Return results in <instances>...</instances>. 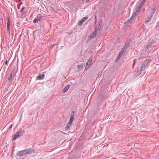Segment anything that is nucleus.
<instances>
[{
  "label": "nucleus",
  "mask_w": 159,
  "mask_h": 159,
  "mask_svg": "<svg viewBox=\"0 0 159 159\" xmlns=\"http://www.w3.org/2000/svg\"><path fill=\"white\" fill-rule=\"evenodd\" d=\"M152 59L151 57H148L141 64L140 69L143 70L146 68H147L149 66V64L152 61Z\"/></svg>",
  "instance_id": "1"
},
{
  "label": "nucleus",
  "mask_w": 159,
  "mask_h": 159,
  "mask_svg": "<svg viewBox=\"0 0 159 159\" xmlns=\"http://www.w3.org/2000/svg\"><path fill=\"white\" fill-rule=\"evenodd\" d=\"M34 149L33 148H30L28 149L22 150L24 155H27L29 154H31L34 152Z\"/></svg>",
  "instance_id": "2"
},
{
  "label": "nucleus",
  "mask_w": 159,
  "mask_h": 159,
  "mask_svg": "<svg viewBox=\"0 0 159 159\" xmlns=\"http://www.w3.org/2000/svg\"><path fill=\"white\" fill-rule=\"evenodd\" d=\"M101 21L99 20L98 21V23L95 26V32H97L99 31L101 29V26L100 24L101 23Z\"/></svg>",
  "instance_id": "3"
},
{
  "label": "nucleus",
  "mask_w": 159,
  "mask_h": 159,
  "mask_svg": "<svg viewBox=\"0 0 159 159\" xmlns=\"http://www.w3.org/2000/svg\"><path fill=\"white\" fill-rule=\"evenodd\" d=\"M156 42L152 40H149L147 43V45L148 47H152L154 46Z\"/></svg>",
  "instance_id": "4"
},
{
  "label": "nucleus",
  "mask_w": 159,
  "mask_h": 159,
  "mask_svg": "<svg viewBox=\"0 0 159 159\" xmlns=\"http://www.w3.org/2000/svg\"><path fill=\"white\" fill-rule=\"evenodd\" d=\"M42 17V16L40 14H38L37 16L35 17V18L33 20V22L34 23L38 22L40 20Z\"/></svg>",
  "instance_id": "5"
},
{
  "label": "nucleus",
  "mask_w": 159,
  "mask_h": 159,
  "mask_svg": "<svg viewBox=\"0 0 159 159\" xmlns=\"http://www.w3.org/2000/svg\"><path fill=\"white\" fill-rule=\"evenodd\" d=\"M96 32L95 31L92 34H91L88 37V39L90 40L94 38L96 35Z\"/></svg>",
  "instance_id": "6"
},
{
  "label": "nucleus",
  "mask_w": 159,
  "mask_h": 159,
  "mask_svg": "<svg viewBox=\"0 0 159 159\" xmlns=\"http://www.w3.org/2000/svg\"><path fill=\"white\" fill-rule=\"evenodd\" d=\"M126 49L124 48H123L121 50V51L120 52L118 56V58L119 59L124 54L125 52Z\"/></svg>",
  "instance_id": "7"
},
{
  "label": "nucleus",
  "mask_w": 159,
  "mask_h": 159,
  "mask_svg": "<svg viewBox=\"0 0 159 159\" xmlns=\"http://www.w3.org/2000/svg\"><path fill=\"white\" fill-rule=\"evenodd\" d=\"M75 115V112L74 111H72L70 114V121L69 122L72 123L73 119H74V116Z\"/></svg>",
  "instance_id": "8"
},
{
  "label": "nucleus",
  "mask_w": 159,
  "mask_h": 159,
  "mask_svg": "<svg viewBox=\"0 0 159 159\" xmlns=\"http://www.w3.org/2000/svg\"><path fill=\"white\" fill-rule=\"evenodd\" d=\"M93 60V58L92 57H91L89 59L88 61H87V62L86 64V66H88L89 67L91 65V63H92V61Z\"/></svg>",
  "instance_id": "9"
},
{
  "label": "nucleus",
  "mask_w": 159,
  "mask_h": 159,
  "mask_svg": "<svg viewBox=\"0 0 159 159\" xmlns=\"http://www.w3.org/2000/svg\"><path fill=\"white\" fill-rule=\"evenodd\" d=\"M130 41V40H127L125 41L124 48L126 49L129 46Z\"/></svg>",
  "instance_id": "10"
},
{
  "label": "nucleus",
  "mask_w": 159,
  "mask_h": 159,
  "mask_svg": "<svg viewBox=\"0 0 159 159\" xmlns=\"http://www.w3.org/2000/svg\"><path fill=\"white\" fill-rule=\"evenodd\" d=\"M44 75L43 74L42 75H38L36 78V80H40L44 79Z\"/></svg>",
  "instance_id": "11"
},
{
  "label": "nucleus",
  "mask_w": 159,
  "mask_h": 159,
  "mask_svg": "<svg viewBox=\"0 0 159 159\" xmlns=\"http://www.w3.org/2000/svg\"><path fill=\"white\" fill-rule=\"evenodd\" d=\"M70 85L68 84L62 90V93H65L67 92L69 88Z\"/></svg>",
  "instance_id": "12"
},
{
  "label": "nucleus",
  "mask_w": 159,
  "mask_h": 159,
  "mask_svg": "<svg viewBox=\"0 0 159 159\" xmlns=\"http://www.w3.org/2000/svg\"><path fill=\"white\" fill-rule=\"evenodd\" d=\"M16 155L18 157H22L24 156L22 150L18 152L16 154Z\"/></svg>",
  "instance_id": "13"
},
{
  "label": "nucleus",
  "mask_w": 159,
  "mask_h": 159,
  "mask_svg": "<svg viewBox=\"0 0 159 159\" xmlns=\"http://www.w3.org/2000/svg\"><path fill=\"white\" fill-rule=\"evenodd\" d=\"M20 13H21L22 15H24V14L26 13V11L25 9V8L24 7H23L20 10Z\"/></svg>",
  "instance_id": "14"
},
{
  "label": "nucleus",
  "mask_w": 159,
  "mask_h": 159,
  "mask_svg": "<svg viewBox=\"0 0 159 159\" xmlns=\"http://www.w3.org/2000/svg\"><path fill=\"white\" fill-rule=\"evenodd\" d=\"M16 133L20 137L22 136L24 133H25V131L24 130H20L19 131H18Z\"/></svg>",
  "instance_id": "15"
},
{
  "label": "nucleus",
  "mask_w": 159,
  "mask_h": 159,
  "mask_svg": "<svg viewBox=\"0 0 159 159\" xmlns=\"http://www.w3.org/2000/svg\"><path fill=\"white\" fill-rule=\"evenodd\" d=\"M142 71L143 70H141V69L140 70H138L136 73L134 74V76L135 77H137L141 73Z\"/></svg>",
  "instance_id": "16"
},
{
  "label": "nucleus",
  "mask_w": 159,
  "mask_h": 159,
  "mask_svg": "<svg viewBox=\"0 0 159 159\" xmlns=\"http://www.w3.org/2000/svg\"><path fill=\"white\" fill-rule=\"evenodd\" d=\"M10 25V22L9 20H8L7 22V30L8 32H9L10 31V28L9 26Z\"/></svg>",
  "instance_id": "17"
},
{
  "label": "nucleus",
  "mask_w": 159,
  "mask_h": 159,
  "mask_svg": "<svg viewBox=\"0 0 159 159\" xmlns=\"http://www.w3.org/2000/svg\"><path fill=\"white\" fill-rule=\"evenodd\" d=\"M151 17H152L151 16H150L149 15H148V16L147 17V20L145 21V23L146 24H147L148 23V22L150 20Z\"/></svg>",
  "instance_id": "18"
},
{
  "label": "nucleus",
  "mask_w": 159,
  "mask_h": 159,
  "mask_svg": "<svg viewBox=\"0 0 159 159\" xmlns=\"http://www.w3.org/2000/svg\"><path fill=\"white\" fill-rule=\"evenodd\" d=\"M145 0H143L139 4V5L138 7H139L140 8H141V7L143 5L144 3H145Z\"/></svg>",
  "instance_id": "19"
},
{
  "label": "nucleus",
  "mask_w": 159,
  "mask_h": 159,
  "mask_svg": "<svg viewBox=\"0 0 159 159\" xmlns=\"http://www.w3.org/2000/svg\"><path fill=\"white\" fill-rule=\"evenodd\" d=\"M71 124L72 123L69 122L65 128V129L66 130L70 128L71 125Z\"/></svg>",
  "instance_id": "20"
},
{
  "label": "nucleus",
  "mask_w": 159,
  "mask_h": 159,
  "mask_svg": "<svg viewBox=\"0 0 159 159\" xmlns=\"http://www.w3.org/2000/svg\"><path fill=\"white\" fill-rule=\"evenodd\" d=\"M20 137V136L16 133V134H14L13 139L15 140L16 139L19 138Z\"/></svg>",
  "instance_id": "21"
},
{
  "label": "nucleus",
  "mask_w": 159,
  "mask_h": 159,
  "mask_svg": "<svg viewBox=\"0 0 159 159\" xmlns=\"http://www.w3.org/2000/svg\"><path fill=\"white\" fill-rule=\"evenodd\" d=\"M88 18V17L87 16H85L83 18H82L81 19V20L83 21V22H84L86 20H87Z\"/></svg>",
  "instance_id": "22"
},
{
  "label": "nucleus",
  "mask_w": 159,
  "mask_h": 159,
  "mask_svg": "<svg viewBox=\"0 0 159 159\" xmlns=\"http://www.w3.org/2000/svg\"><path fill=\"white\" fill-rule=\"evenodd\" d=\"M139 13V12H137L136 11H134L133 13V15H134V16H135L137 15H138V13Z\"/></svg>",
  "instance_id": "23"
},
{
  "label": "nucleus",
  "mask_w": 159,
  "mask_h": 159,
  "mask_svg": "<svg viewBox=\"0 0 159 159\" xmlns=\"http://www.w3.org/2000/svg\"><path fill=\"white\" fill-rule=\"evenodd\" d=\"M77 67L79 69H81L83 68V65H78L77 66Z\"/></svg>",
  "instance_id": "24"
},
{
  "label": "nucleus",
  "mask_w": 159,
  "mask_h": 159,
  "mask_svg": "<svg viewBox=\"0 0 159 159\" xmlns=\"http://www.w3.org/2000/svg\"><path fill=\"white\" fill-rule=\"evenodd\" d=\"M83 22L81 20H80L78 22V25H81L83 24Z\"/></svg>",
  "instance_id": "25"
},
{
  "label": "nucleus",
  "mask_w": 159,
  "mask_h": 159,
  "mask_svg": "<svg viewBox=\"0 0 159 159\" xmlns=\"http://www.w3.org/2000/svg\"><path fill=\"white\" fill-rule=\"evenodd\" d=\"M141 9V8L139 7L138 6L137 8L136 9V11L137 12H139Z\"/></svg>",
  "instance_id": "26"
},
{
  "label": "nucleus",
  "mask_w": 159,
  "mask_h": 159,
  "mask_svg": "<svg viewBox=\"0 0 159 159\" xmlns=\"http://www.w3.org/2000/svg\"><path fill=\"white\" fill-rule=\"evenodd\" d=\"M12 77V74H11L10 75H9V77H8V80L9 81H10V80H11Z\"/></svg>",
  "instance_id": "27"
},
{
  "label": "nucleus",
  "mask_w": 159,
  "mask_h": 159,
  "mask_svg": "<svg viewBox=\"0 0 159 159\" xmlns=\"http://www.w3.org/2000/svg\"><path fill=\"white\" fill-rule=\"evenodd\" d=\"M134 17L135 16H134V15H132L131 16V17L129 19L130 20L132 21L134 19Z\"/></svg>",
  "instance_id": "28"
},
{
  "label": "nucleus",
  "mask_w": 159,
  "mask_h": 159,
  "mask_svg": "<svg viewBox=\"0 0 159 159\" xmlns=\"http://www.w3.org/2000/svg\"><path fill=\"white\" fill-rule=\"evenodd\" d=\"M102 72H99L98 73V77H100V76H101L102 75Z\"/></svg>",
  "instance_id": "29"
},
{
  "label": "nucleus",
  "mask_w": 159,
  "mask_h": 159,
  "mask_svg": "<svg viewBox=\"0 0 159 159\" xmlns=\"http://www.w3.org/2000/svg\"><path fill=\"white\" fill-rule=\"evenodd\" d=\"M136 61V60L135 59L134 60V63H133V67L134 65L135 64V63Z\"/></svg>",
  "instance_id": "30"
},
{
  "label": "nucleus",
  "mask_w": 159,
  "mask_h": 159,
  "mask_svg": "<svg viewBox=\"0 0 159 159\" xmlns=\"http://www.w3.org/2000/svg\"><path fill=\"white\" fill-rule=\"evenodd\" d=\"M131 20H130V19H129L127 21V23H130L131 22Z\"/></svg>",
  "instance_id": "31"
},
{
  "label": "nucleus",
  "mask_w": 159,
  "mask_h": 159,
  "mask_svg": "<svg viewBox=\"0 0 159 159\" xmlns=\"http://www.w3.org/2000/svg\"><path fill=\"white\" fill-rule=\"evenodd\" d=\"M13 124H12V125H11L10 126V127H9V129H11V128H12V126H13Z\"/></svg>",
  "instance_id": "32"
},
{
  "label": "nucleus",
  "mask_w": 159,
  "mask_h": 159,
  "mask_svg": "<svg viewBox=\"0 0 159 159\" xmlns=\"http://www.w3.org/2000/svg\"><path fill=\"white\" fill-rule=\"evenodd\" d=\"M7 60L5 62V64L6 65H7Z\"/></svg>",
  "instance_id": "33"
},
{
  "label": "nucleus",
  "mask_w": 159,
  "mask_h": 159,
  "mask_svg": "<svg viewBox=\"0 0 159 159\" xmlns=\"http://www.w3.org/2000/svg\"><path fill=\"white\" fill-rule=\"evenodd\" d=\"M19 8H20V6H19V7H18V9H19Z\"/></svg>",
  "instance_id": "34"
},
{
  "label": "nucleus",
  "mask_w": 159,
  "mask_h": 159,
  "mask_svg": "<svg viewBox=\"0 0 159 159\" xmlns=\"http://www.w3.org/2000/svg\"><path fill=\"white\" fill-rule=\"evenodd\" d=\"M20 1H24V0H19Z\"/></svg>",
  "instance_id": "35"
}]
</instances>
